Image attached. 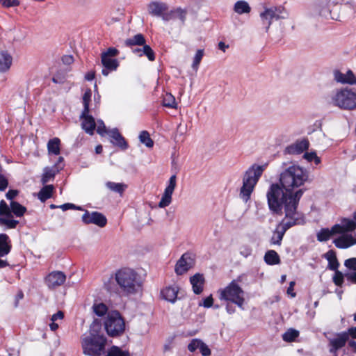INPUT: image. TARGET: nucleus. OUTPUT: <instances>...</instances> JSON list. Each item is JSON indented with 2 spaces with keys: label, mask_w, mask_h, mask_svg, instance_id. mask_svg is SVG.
Here are the masks:
<instances>
[{
  "label": "nucleus",
  "mask_w": 356,
  "mask_h": 356,
  "mask_svg": "<svg viewBox=\"0 0 356 356\" xmlns=\"http://www.w3.org/2000/svg\"><path fill=\"white\" fill-rule=\"evenodd\" d=\"M307 172L298 165H291L285 168L280 175V183L272 184L266 193L269 209L275 213H281L282 209H285L286 203L292 199H295L299 192L301 195L298 197V202L304 193V190L299 188L307 180Z\"/></svg>",
  "instance_id": "1"
},
{
  "label": "nucleus",
  "mask_w": 356,
  "mask_h": 356,
  "mask_svg": "<svg viewBox=\"0 0 356 356\" xmlns=\"http://www.w3.org/2000/svg\"><path fill=\"white\" fill-rule=\"evenodd\" d=\"M301 195L299 192L296 195L297 197L292 199L286 203L284 212V218L282 220L277 227L276 233L271 238V243L275 245H280L284 233L287 229L295 225H304L305 223V218L304 214L298 211V197Z\"/></svg>",
  "instance_id": "2"
},
{
  "label": "nucleus",
  "mask_w": 356,
  "mask_h": 356,
  "mask_svg": "<svg viewBox=\"0 0 356 356\" xmlns=\"http://www.w3.org/2000/svg\"><path fill=\"white\" fill-rule=\"evenodd\" d=\"M106 341L100 326L94 321L89 334L81 339L83 352L88 356H101L104 353Z\"/></svg>",
  "instance_id": "3"
},
{
  "label": "nucleus",
  "mask_w": 356,
  "mask_h": 356,
  "mask_svg": "<svg viewBox=\"0 0 356 356\" xmlns=\"http://www.w3.org/2000/svg\"><path fill=\"white\" fill-rule=\"evenodd\" d=\"M115 281L122 293L133 295L142 290L143 281L139 274L129 268L118 270L115 275Z\"/></svg>",
  "instance_id": "4"
},
{
  "label": "nucleus",
  "mask_w": 356,
  "mask_h": 356,
  "mask_svg": "<svg viewBox=\"0 0 356 356\" xmlns=\"http://www.w3.org/2000/svg\"><path fill=\"white\" fill-rule=\"evenodd\" d=\"M266 167V164L263 165L254 164L246 170L243 178V186L240 191V197L244 202H247L250 200L254 186Z\"/></svg>",
  "instance_id": "5"
},
{
  "label": "nucleus",
  "mask_w": 356,
  "mask_h": 356,
  "mask_svg": "<svg viewBox=\"0 0 356 356\" xmlns=\"http://www.w3.org/2000/svg\"><path fill=\"white\" fill-rule=\"evenodd\" d=\"M218 294L220 300L231 302L243 309L244 291L235 280H232L226 287L218 289Z\"/></svg>",
  "instance_id": "6"
},
{
  "label": "nucleus",
  "mask_w": 356,
  "mask_h": 356,
  "mask_svg": "<svg viewBox=\"0 0 356 356\" xmlns=\"http://www.w3.org/2000/svg\"><path fill=\"white\" fill-rule=\"evenodd\" d=\"M288 12L282 6H264L263 10L259 13V17L262 25L267 32L273 23V21L286 19L288 17Z\"/></svg>",
  "instance_id": "7"
},
{
  "label": "nucleus",
  "mask_w": 356,
  "mask_h": 356,
  "mask_svg": "<svg viewBox=\"0 0 356 356\" xmlns=\"http://www.w3.org/2000/svg\"><path fill=\"white\" fill-rule=\"evenodd\" d=\"M104 325L107 334L112 337L121 335L125 330V321L118 311L108 312Z\"/></svg>",
  "instance_id": "8"
},
{
  "label": "nucleus",
  "mask_w": 356,
  "mask_h": 356,
  "mask_svg": "<svg viewBox=\"0 0 356 356\" xmlns=\"http://www.w3.org/2000/svg\"><path fill=\"white\" fill-rule=\"evenodd\" d=\"M327 339L330 353L335 354L339 350L346 346L348 340L356 339V326L350 327L343 332L334 333Z\"/></svg>",
  "instance_id": "9"
},
{
  "label": "nucleus",
  "mask_w": 356,
  "mask_h": 356,
  "mask_svg": "<svg viewBox=\"0 0 356 356\" xmlns=\"http://www.w3.org/2000/svg\"><path fill=\"white\" fill-rule=\"evenodd\" d=\"M332 103L342 109H356V92L344 88L336 92L332 96Z\"/></svg>",
  "instance_id": "10"
},
{
  "label": "nucleus",
  "mask_w": 356,
  "mask_h": 356,
  "mask_svg": "<svg viewBox=\"0 0 356 356\" xmlns=\"http://www.w3.org/2000/svg\"><path fill=\"white\" fill-rule=\"evenodd\" d=\"M90 90L85 92L83 96V110L80 115L81 119V127L88 134L92 136L96 128V122L94 118L89 114V103L91 98Z\"/></svg>",
  "instance_id": "11"
},
{
  "label": "nucleus",
  "mask_w": 356,
  "mask_h": 356,
  "mask_svg": "<svg viewBox=\"0 0 356 356\" xmlns=\"http://www.w3.org/2000/svg\"><path fill=\"white\" fill-rule=\"evenodd\" d=\"M195 265V256L191 252H185L177 261L175 271L177 275H182Z\"/></svg>",
  "instance_id": "12"
},
{
  "label": "nucleus",
  "mask_w": 356,
  "mask_h": 356,
  "mask_svg": "<svg viewBox=\"0 0 356 356\" xmlns=\"http://www.w3.org/2000/svg\"><path fill=\"white\" fill-rule=\"evenodd\" d=\"M66 275L62 271H52L44 279V282L49 289H54L64 284Z\"/></svg>",
  "instance_id": "13"
},
{
  "label": "nucleus",
  "mask_w": 356,
  "mask_h": 356,
  "mask_svg": "<svg viewBox=\"0 0 356 356\" xmlns=\"http://www.w3.org/2000/svg\"><path fill=\"white\" fill-rule=\"evenodd\" d=\"M82 221L85 224H95L100 227H103L106 225V218L101 213L92 211L90 213L86 211L82 216Z\"/></svg>",
  "instance_id": "14"
},
{
  "label": "nucleus",
  "mask_w": 356,
  "mask_h": 356,
  "mask_svg": "<svg viewBox=\"0 0 356 356\" xmlns=\"http://www.w3.org/2000/svg\"><path fill=\"white\" fill-rule=\"evenodd\" d=\"M161 18L165 22L178 19L179 20V26H182L186 19V11L181 8H177L170 11L163 12Z\"/></svg>",
  "instance_id": "15"
},
{
  "label": "nucleus",
  "mask_w": 356,
  "mask_h": 356,
  "mask_svg": "<svg viewBox=\"0 0 356 356\" xmlns=\"http://www.w3.org/2000/svg\"><path fill=\"white\" fill-rule=\"evenodd\" d=\"M337 3V0H319L316 9L320 15L325 18L334 19L331 13L332 8Z\"/></svg>",
  "instance_id": "16"
},
{
  "label": "nucleus",
  "mask_w": 356,
  "mask_h": 356,
  "mask_svg": "<svg viewBox=\"0 0 356 356\" xmlns=\"http://www.w3.org/2000/svg\"><path fill=\"white\" fill-rule=\"evenodd\" d=\"M356 229V222L349 218H342L340 223L332 227V232L337 234H344L354 231Z\"/></svg>",
  "instance_id": "17"
},
{
  "label": "nucleus",
  "mask_w": 356,
  "mask_h": 356,
  "mask_svg": "<svg viewBox=\"0 0 356 356\" xmlns=\"http://www.w3.org/2000/svg\"><path fill=\"white\" fill-rule=\"evenodd\" d=\"M334 79L341 84L356 85V76L352 70H349L346 74L336 70L333 72Z\"/></svg>",
  "instance_id": "18"
},
{
  "label": "nucleus",
  "mask_w": 356,
  "mask_h": 356,
  "mask_svg": "<svg viewBox=\"0 0 356 356\" xmlns=\"http://www.w3.org/2000/svg\"><path fill=\"white\" fill-rule=\"evenodd\" d=\"M168 10L167 3L161 1H151L147 5V10L150 15L161 17L163 12Z\"/></svg>",
  "instance_id": "19"
},
{
  "label": "nucleus",
  "mask_w": 356,
  "mask_h": 356,
  "mask_svg": "<svg viewBox=\"0 0 356 356\" xmlns=\"http://www.w3.org/2000/svg\"><path fill=\"white\" fill-rule=\"evenodd\" d=\"M101 62L104 67L102 73L105 76H108L111 72L116 70L119 66V62L117 59L106 57V55H102Z\"/></svg>",
  "instance_id": "20"
},
{
  "label": "nucleus",
  "mask_w": 356,
  "mask_h": 356,
  "mask_svg": "<svg viewBox=\"0 0 356 356\" xmlns=\"http://www.w3.org/2000/svg\"><path fill=\"white\" fill-rule=\"evenodd\" d=\"M190 283L192 285V289L195 294H200L204 289L205 279L203 274L195 273L190 277Z\"/></svg>",
  "instance_id": "21"
},
{
  "label": "nucleus",
  "mask_w": 356,
  "mask_h": 356,
  "mask_svg": "<svg viewBox=\"0 0 356 356\" xmlns=\"http://www.w3.org/2000/svg\"><path fill=\"white\" fill-rule=\"evenodd\" d=\"M333 243L337 248L345 249L356 244V238L351 234H344L335 238Z\"/></svg>",
  "instance_id": "22"
},
{
  "label": "nucleus",
  "mask_w": 356,
  "mask_h": 356,
  "mask_svg": "<svg viewBox=\"0 0 356 356\" xmlns=\"http://www.w3.org/2000/svg\"><path fill=\"white\" fill-rule=\"evenodd\" d=\"M108 135L112 138L111 143L115 145L120 147L122 149H127L128 144L124 137L120 134L118 129L114 128L111 130H109Z\"/></svg>",
  "instance_id": "23"
},
{
  "label": "nucleus",
  "mask_w": 356,
  "mask_h": 356,
  "mask_svg": "<svg viewBox=\"0 0 356 356\" xmlns=\"http://www.w3.org/2000/svg\"><path fill=\"white\" fill-rule=\"evenodd\" d=\"M13 63V57L6 50H0V72H8Z\"/></svg>",
  "instance_id": "24"
},
{
  "label": "nucleus",
  "mask_w": 356,
  "mask_h": 356,
  "mask_svg": "<svg viewBox=\"0 0 356 356\" xmlns=\"http://www.w3.org/2000/svg\"><path fill=\"white\" fill-rule=\"evenodd\" d=\"M179 289L177 285L167 286L161 291V296L165 300L174 303L177 299Z\"/></svg>",
  "instance_id": "25"
},
{
  "label": "nucleus",
  "mask_w": 356,
  "mask_h": 356,
  "mask_svg": "<svg viewBox=\"0 0 356 356\" xmlns=\"http://www.w3.org/2000/svg\"><path fill=\"white\" fill-rule=\"evenodd\" d=\"M309 147V141L307 139H302L297 141L294 144L287 147V152L291 154H300Z\"/></svg>",
  "instance_id": "26"
},
{
  "label": "nucleus",
  "mask_w": 356,
  "mask_h": 356,
  "mask_svg": "<svg viewBox=\"0 0 356 356\" xmlns=\"http://www.w3.org/2000/svg\"><path fill=\"white\" fill-rule=\"evenodd\" d=\"M63 169L62 166L54 165L52 167H47L44 169V173L42 177V184L49 182L51 179H54L55 175Z\"/></svg>",
  "instance_id": "27"
},
{
  "label": "nucleus",
  "mask_w": 356,
  "mask_h": 356,
  "mask_svg": "<svg viewBox=\"0 0 356 356\" xmlns=\"http://www.w3.org/2000/svg\"><path fill=\"white\" fill-rule=\"evenodd\" d=\"M11 250L9 236L6 234H0V257L6 256Z\"/></svg>",
  "instance_id": "28"
},
{
  "label": "nucleus",
  "mask_w": 356,
  "mask_h": 356,
  "mask_svg": "<svg viewBox=\"0 0 356 356\" xmlns=\"http://www.w3.org/2000/svg\"><path fill=\"white\" fill-rule=\"evenodd\" d=\"M19 224V221L13 219V216H3L0 217V226L4 230L15 229Z\"/></svg>",
  "instance_id": "29"
},
{
  "label": "nucleus",
  "mask_w": 356,
  "mask_h": 356,
  "mask_svg": "<svg viewBox=\"0 0 356 356\" xmlns=\"http://www.w3.org/2000/svg\"><path fill=\"white\" fill-rule=\"evenodd\" d=\"M324 257L328 261L327 268L330 270H338V268H339V261H338V260L337 259L336 253H335L334 251H333L332 250H329L328 252H327L325 254Z\"/></svg>",
  "instance_id": "30"
},
{
  "label": "nucleus",
  "mask_w": 356,
  "mask_h": 356,
  "mask_svg": "<svg viewBox=\"0 0 356 356\" xmlns=\"http://www.w3.org/2000/svg\"><path fill=\"white\" fill-rule=\"evenodd\" d=\"M10 214L16 217H22L26 212V208L16 201L10 202Z\"/></svg>",
  "instance_id": "31"
},
{
  "label": "nucleus",
  "mask_w": 356,
  "mask_h": 356,
  "mask_svg": "<svg viewBox=\"0 0 356 356\" xmlns=\"http://www.w3.org/2000/svg\"><path fill=\"white\" fill-rule=\"evenodd\" d=\"M234 10L239 15L248 14L251 11V8L247 1L241 0L235 3Z\"/></svg>",
  "instance_id": "32"
},
{
  "label": "nucleus",
  "mask_w": 356,
  "mask_h": 356,
  "mask_svg": "<svg viewBox=\"0 0 356 356\" xmlns=\"http://www.w3.org/2000/svg\"><path fill=\"white\" fill-rule=\"evenodd\" d=\"M264 261L268 265H276L280 263L279 254L275 250H268L264 255Z\"/></svg>",
  "instance_id": "33"
},
{
  "label": "nucleus",
  "mask_w": 356,
  "mask_h": 356,
  "mask_svg": "<svg viewBox=\"0 0 356 356\" xmlns=\"http://www.w3.org/2000/svg\"><path fill=\"white\" fill-rule=\"evenodd\" d=\"M54 186L53 185H46L42 188V189L38 193V199L42 202H44L50 198L52 195L54 191Z\"/></svg>",
  "instance_id": "34"
},
{
  "label": "nucleus",
  "mask_w": 356,
  "mask_h": 356,
  "mask_svg": "<svg viewBox=\"0 0 356 356\" xmlns=\"http://www.w3.org/2000/svg\"><path fill=\"white\" fill-rule=\"evenodd\" d=\"M106 188L111 191L122 195L127 188V186L123 183H116L113 181H107L105 184Z\"/></svg>",
  "instance_id": "35"
},
{
  "label": "nucleus",
  "mask_w": 356,
  "mask_h": 356,
  "mask_svg": "<svg viewBox=\"0 0 356 356\" xmlns=\"http://www.w3.org/2000/svg\"><path fill=\"white\" fill-rule=\"evenodd\" d=\"M145 44V39L143 34L138 33L134 35L132 38L125 40V44L128 47L134 45H144Z\"/></svg>",
  "instance_id": "36"
},
{
  "label": "nucleus",
  "mask_w": 356,
  "mask_h": 356,
  "mask_svg": "<svg viewBox=\"0 0 356 356\" xmlns=\"http://www.w3.org/2000/svg\"><path fill=\"white\" fill-rule=\"evenodd\" d=\"M60 139L58 138L49 140L47 143L49 153L58 155L60 154Z\"/></svg>",
  "instance_id": "37"
},
{
  "label": "nucleus",
  "mask_w": 356,
  "mask_h": 356,
  "mask_svg": "<svg viewBox=\"0 0 356 356\" xmlns=\"http://www.w3.org/2000/svg\"><path fill=\"white\" fill-rule=\"evenodd\" d=\"M139 140L141 143L144 144L147 147H152L154 141L150 138L149 134L147 131H142L139 134Z\"/></svg>",
  "instance_id": "38"
},
{
  "label": "nucleus",
  "mask_w": 356,
  "mask_h": 356,
  "mask_svg": "<svg viewBox=\"0 0 356 356\" xmlns=\"http://www.w3.org/2000/svg\"><path fill=\"white\" fill-rule=\"evenodd\" d=\"M337 234L332 232V227L331 229H321L317 234V240L318 241H326L332 235Z\"/></svg>",
  "instance_id": "39"
},
{
  "label": "nucleus",
  "mask_w": 356,
  "mask_h": 356,
  "mask_svg": "<svg viewBox=\"0 0 356 356\" xmlns=\"http://www.w3.org/2000/svg\"><path fill=\"white\" fill-rule=\"evenodd\" d=\"M299 336V332L295 329H289L282 335V339L284 341L291 342Z\"/></svg>",
  "instance_id": "40"
},
{
  "label": "nucleus",
  "mask_w": 356,
  "mask_h": 356,
  "mask_svg": "<svg viewBox=\"0 0 356 356\" xmlns=\"http://www.w3.org/2000/svg\"><path fill=\"white\" fill-rule=\"evenodd\" d=\"M173 193L164 191V193L161 197V199L159 203V207L160 208H165L168 207L172 202V195Z\"/></svg>",
  "instance_id": "41"
},
{
  "label": "nucleus",
  "mask_w": 356,
  "mask_h": 356,
  "mask_svg": "<svg viewBox=\"0 0 356 356\" xmlns=\"http://www.w3.org/2000/svg\"><path fill=\"white\" fill-rule=\"evenodd\" d=\"M204 56V50L203 49H198L193 58V61L192 63V68L194 71L197 72L199 68V65L201 63V60Z\"/></svg>",
  "instance_id": "42"
},
{
  "label": "nucleus",
  "mask_w": 356,
  "mask_h": 356,
  "mask_svg": "<svg viewBox=\"0 0 356 356\" xmlns=\"http://www.w3.org/2000/svg\"><path fill=\"white\" fill-rule=\"evenodd\" d=\"M334 271V274L332 277V281L336 286L341 287L344 282V278H346L345 273H343L339 270Z\"/></svg>",
  "instance_id": "43"
},
{
  "label": "nucleus",
  "mask_w": 356,
  "mask_h": 356,
  "mask_svg": "<svg viewBox=\"0 0 356 356\" xmlns=\"http://www.w3.org/2000/svg\"><path fill=\"white\" fill-rule=\"evenodd\" d=\"M92 308L94 313L98 316H103L108 314V307L104 303L94 304Z\"/></svg>",
  "instance_id": "44"
},
{
  "label": "nucleus",
  "mask_w": 356,
  "mask_h": 356,
  "mask_svg": "<svg viewBox=\"0 0 356 356\" xmlns=\"http://www.w3.org/2000/svg\"><path fill=\"white\" fill-rule=\"evenodd\" d=\"M129 352L127 350H122L118 346H112L108 350L107 356H129Z\"/></svg>",
  "instance_id": "45"
},
{
  "label": "nucleus",
  "mask_w": 356,
  "mask_h": 356,
  "mask_svg": "<svg viewBox=\"0 0 356 356\" xmlns=\"http://www.w3.org/2000/svg\"><path fill=\"white\" fill-rule=\"evenodd\" d=\"M163 105L168 108H175V98L170 93L165 94L163 99Z\"/></svg>",
  "instance_id": "46"
},
{
  "label": "nucleus",
  "mask_w": 356,
  "mask_h": 356,
  "mask_svg": "<svg viewBox=\"0 0 356 356\" xmlns=\"http://www.w3.org/2000/svg\"><path fill=\"white\" fill-rule=\"evenodd\" d=\"M142 53L143 56H146L149 60L153 61L155 60L154 52L149 45H147L145 44L143 45Z\"/></svg>",
  "instance_id": "47"
},
{
  "label": "nucleus",
  "mask_w": 356,
  "mask_h": 356,
  "mask_svg": "<svg viewBox=\"0 0 356 356\" xmlns=\"http://www.w3.org/2000/svg\"><path fill=\"white\" fill-rule=\"evenodd\" d=\"M10 205L8 206L4 200L0 202V216H10Z\"/></svg>",
  "instance_id": "48"
},
{
  "label": "nucleus",
  "mask_w": 356,
  "mask_h": 356,
  "mask_svg": "<svg viewBox=\"0 0 356 356\" xmlns=\"http://www.w3.org/2000/svg\"><path fill=\"white\" fill-rule=\"evenodd\" d=\"M97 132L101 135L104 136V134H108V131L104 124V122L102 120H98L97 122Z\"/></svg>",
  "instance_id": "49"
},
{
  "label": "nucleus",
  "mask_w": 356,
  "mask_h": 356,
  "mask_svg": "<svg viewBox=\"0 0 356 356\" xmlns=\"http://www.w3.org/2000/svg\"><path fill=\"white\" fill-rule=\"evenodd\" d=\"M304 158L309 162L314 161L316 165L319 164L321 162V159L317 156L316 152H306L304 154Z\"/></svg>",
  "instance_id": "50"
},
{
  "label": "nucleus",
  "mask_w": 356,
  "mask_h": 356,
  "mask_svg": "<svg viewBox=\"0 0 356 356\" xmlns=\"http://www.w3.org/2000/svg\"><path fill=\"white\" fill-rule=\"evenodd\" d=\"M200 341L201 339H192L188 345V350L191 353H194L195 350L199 349Z\"/></svg>",
  "instance_id": "51"
},
{
  "label": "nucleus",
  "mask_w": 356,
  "mask_h": 356,
  "mask_svg": "<svg viewBox=\"0 0 356 356\" xmlns=\"http://www.w3.org/2000/svg\"><path fill=\"white\" fill-rule=\"evenodd\" d=\"M202 354V356H210L211 355V350L208 347V346L204 343L202 340L200 341V344L198 349Z\"/></svg>",
  "instance_id": "52"
},
{
  "label": "nucleus",
  "mask_w": 356,
  "mask_h": 356,
  "mask_svg": "<svg viewBox=\"0 0 356 356\" xmlns=\"http://www.w3.org/2000/svg\"><path fill=\"white\" fill-rule=\"evenodd\" d=\"M176 180H177L176 175H172L170 177V179L168 181V184L165 190L173 193L174 190L176 187Z\"/></svg>",
  "instance_id": "53"
},
{
  "label": "nucleus",
  "mask_w": 356,
  "mask_h": 356,
  "mask_svg": "<svg viewBox=\"0 0 356 356\" xmlns=\"http://www.w3.org/2000/svg\"><path fill=\"white\" fill-rule=\"evenodd\" d=\"M344 266L349 270H356V258H350L345 261Z\"/></svg>",
  "instance_id": "54"
},
{
  "label": "nucleus",
  "mask_w": 356,
  "mask_h": 356,
  "mask_svg": "<svg viewBox=\"0 0 356 356\" xmlns=\"http://www.w3.org/2000/svg\"><path fill=\"white\" fill-rule=\"evenodd\" d=\"M0 2L3 6L6 8L15 7L19 4V1L18 0H0Z\"/></svg>",
  "instance_id": "55"
},
{
  "label": "nucleus",
  "mask_w": 356,
  "mask_h": 356,
  "mask_svg": "<svg viewBox=\"0 0 356 356\" xmlns=\"http://www.w3.org/2000/svg\"><path fill=\"white\" fill-rule=\"evenodd\" d=\"M345 276L349 284H356V270L353 272H346Z\"/></svg>",
  "instance_id": "56"
},
{
  "label": "nucleus",
  "mask_w": 356,
  "mask_h": 356,
  "mask_svg": "<svg viewBox=\"0 0 356 356\" xmlns=\"http://www.w3.org/2000/svg\"><path fill=\"white\" fill-rule=\"evenodd\" d=\"M240 254L244 257H248L252 254V248L249 245H243L240 248Z\"/></svg>",
  "instance_id": "57"
},
{
  "label": "nucleus",
  "mask_w": 356,
  "mask_h": 356,
  "mask_svg": "<svg viewBox=\"0 0 356 356\" xmlns=\"http://www.w3.org/2000/svg\"><path fill=\"white\" fill-rule=\"evenodd\" d=\"M119 54V51L117 49L113 47H110L107 49L106 51L103 52L102 55H106V57L112 58L114 56H118Z\"/></svg>",
  "instance_id": "58"
},
{
  "label": "nucleus",
  "mask_w": 356,
  "mask_h": 356,
  "mask_svg": "<svg viewBox=\"0 0 356 356\" xmlns=\"http://www.w3.org/2000/svg\"><path fill=\"white\" fill-rule=\"evenodd\" d=\"M59 208H60L63 211H67L68 209H77V210H82V208L80 207H77L74 204L72 203H65L62 205L59 206Z\"/></svg>",
  "instance_id": "59"
},
{
  "label": "nucleus",
  "mask_w": 356,
  "mask_h": 356,
  "mask_svg": "<svg viewBox=\"0 0 356 356\" xmlns=\"http://www.w3.org/2000/svg\"><path fill=\"white\" fill-rule=\"evenodd\" d=\"M8 186V180L4 175H0V191H4Z\"/></svg>",
  "instance_id": "60"
},
{
  "label": "nucleus",
  "mask_w": 356,
  "mask_h": 356,
  "mask_svg": "<svg viewBox=\"0 0 356 356\" xmlns=\"http://www.w3.org/2000/svg\"><path fill=\"white\" fill-rule=\"evenodd\" d=\"M213 299L212 296H209L203 300V303H200V306H203L205 308H210L213 305Z\"/></svg>",
  "instance_id": "61"
},
{
  "label": "nucleus",
  "mask_w": 356,
  "mask_h": 356,
  "mask_svg": "<svg viewBox=\"0 0 356 356\" xmlns=\"http://www.w3.org/2000/svg\"><path fill=\"white\" fill-rule=\"evenodd\" d=\"M19 191L17 190H9L6 194V197L8 200L13 201V199L18 195Z\"/></svg>",
  "instance_id": "62"
},
{
  "label": "nucleus",
  "mask_w": 356,
  "mask_h": 356,
  "mask_svg": "<svg viewBox=\"0 0 356 356\" xmlns=\"http://www.w3.org/2000/svg\"><path fill=\"white\" fill-rule=\"evenodd\" d=\"M64 318V313L62 311H58L56 314H53L51 317V321L56 322L58 320H63Z\"/></svg>",
  "instance_id": "63"
},
{
  "label": "nucleus",
  "mask_w": 356,
  "mask_h": 356,
  "mask_svg": "<svg viewBox=\"0 0 356 356\" xmlns=\"http://www.w3.org/2000/svg\"><path fill=\"white\" fill-rule=\"evenodd\" d=\"M346 343H348V349L353 353L356 354V341L348 340Z\"/></svg>",
  "instance_id": "64"
}]
</instances>
